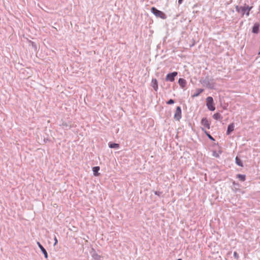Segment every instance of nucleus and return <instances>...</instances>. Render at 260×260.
<instances>
[{
    "mask_svg": "<svg viewBox=\"0 0 260 260\" xmlns=\"http://www.w3.org/2000/svg\"><path fill=\"white\" fill-rule=\"evenodd\" d=\"M37 244H38V246H39V247L40 248V246H41V247H43V246L41 244V243H40L39 242H37Z\"/></svg>",
    "mask_w": 260,
    "mask_h": 260,
    "instance_id": "26",
    "label": "nucleus"
},
{
    "mask_svg": "<svg viewBox=\"0 0 260 260\" xmlns=\"http://www.w3.org/2000/svg\"><path fill=\"white\" fill-rule=\"evenodd\" d=\"M235 160H236V162L237 165H238L239 166H240V167H243L242 161L239 158H238V157H236Z\"/></svg>",
    "mask_w": 260,
    "mask_h": 260,
    "instance_id": "19",
    "label": "nucleus"
},
{
    "mask_svg": "<svg viewBox=\"0 0 260 260\" xmlns=\"http://www.w3.org/2000/svg\"><path fill=\"white\" fill-rule=\"evenodd\" d=\"M237 177L241 181H244L246 179V176L245 175L243 174H238L237 175Z\"/></svg>",
    "mask_w": 260,
    "mask_h": 260,
    "instance_id": "18",
    "label": "nucleus"
},
{
    "mask_svg": "<svg viewBox=\"0 0 260 260\" xmlns=\"http://www.w3.org/2000/svg\"><path fill=\"white\" fill-rule=\"evenodd\" d=\"M182 117V113H181V108L180 106H178L176 108L174 118L176 120H180V119Z\"/></svg>",
    "mask_w": 260,
    "mask_h": 260,
    "instance_id": "4",
    "label": "nucleus"
},
{
    "mask_svg": "<svg viewBox=\"0 0 260 260\" xmlns=\"http://www.w3.org/2000/svg\"><path fill=\"white\" fill-rule=\"evenodd\" d=\"M62 125L64 126H66V127H70V126H68V125L67 124V123H62Z\"/></svg>",
    "mask_w": 260,
    "mask_h": 260,
    "instance_id": "25",
    "label": "nucleus"
},
{
    "mask_svg": "<svg viewBox=\"0 0 260 260\" xmlns=\"http://www.w3.org/2000/svg\"><path fill=\"white\" fill-rule=\"evenodd\" d=\"M151 12L157 17L160 18L162 19L167 18V15L162 11L158 10L155 7H152Z\"/></svg>",
    "mask_w": 260,
    "mask_h": 260,
    "instance_id": "2",
    "label": "nucleus"
},
{
    "mask_svg": "<svg viewBox=\"0 0 260 260\" xmlns=\"http://www.w3.org/2000/svg\"><path fill=\"white\" fill-rule=\"evenodd\" d=\"M213 155L215 157L218 156V155L217 154H216L215 152H214Z\"/></svg>",
    "mask_w": 260,
    "mask_h": 260,
    "instance_id": "28",
    "label": "nucleus"
},
{
    "mask_svg": "<svg viewBox=\"0 0 260 260\" xmlns=\"http://www.w3.org/2000/svg\"><path fill=\"white\" fill-rule=\"evenodd\" d=\"M206 105L208 109L212 111H213L215 109V107L214 106L213 99L211 96H208L206 99Z\"/></svg>",
    "mask_w": 260,
    "mask_h": 260,
    "instance_id": "3",
    "label": "nucleus"
},
{
    "mask_svg": "<svg viewBox=\"0 0 260 260\" xmlns=\"http://www.w3.org/2000/svg\"><path fill=\"white\" fill-rule=\"evenodd\" d=\"M40 249H41L42 252L44 255V257H45V258L47 259L48 258V253H47V252L46 250V249L44 248V247L43 246L42 247L40 246Z\"/></svg>",
    "mask_w": 260,
    "mask_h": 260,
    "instance_id": "17",
    "label": "nucleus"
},
{
    "mask_svg": "<svg viewBox=\"0 0 260 260\" xmlns=\"http://www.w3.org/2000/svg\"><path fill=\"white\" fill-rule=\"evenodd\" d=\"M174 100H173V99H170L167 102V104L168 105H171L174 104Z\"/></svg>",
    "mask_w": 260,
    "mask_h": 260,
    "instance_id": "20",
    "label": "nucleus"
},
{
    "mask_svg": "<svg viewBox=\"0 0 260 260\" xmlns=\"http://www.w3.org/2000/svg\"><path fill=\"white\" fill-rule=\"evenodd\" d=\"M203 91H204V89L198 88L196 89L194 93L192 95V98L197 97Z\"/></svg>",
    "mask_w": 260,
    "mask_h": 260,
    "instance_id": "12",
    "label": "nucleus"
},
{
    "mask_svg": "<svg viewBox=\"0 0 260 260\" xmlns=\"http://www.w3.org/2000/svg\"><path fill=\"white\" fill-rule=\"evenodd\" d=\"M233 255H234V257L235 258H236L237 259H238L239 258V255L237 252H236V251L234 252Z\"/></svg>",
    "mask_w": 260,
    "mask_h": 260,
    "instance_id": "21",
    "label": "nucleus"
},
{
    "mask_svg": "<svg viewBox=\"0 0 260 260\" xmlns=\"http://www.w3.org/2000/svg\"><path fill=\"white\" fill-rule=\"evenodd\" d=\"M201 82L202 83H206L207 85H208L209 84V81H206V80H204V81H201Z\"/></svg>",
    "mask_w": 260,
    "mask_h": 260,
    "instance_id": "23",
    "label": "nucleus"
},
{
    "mask_svg": "<svg viewBox=\"0 0 260 260\" xmlns=\"http://www.w3.org/2000/svg\"><path fill=\"white\" fill-rule=\"evenodd\" d=\"M177 260H182V259H181V258H179V259H178Z\"/></svg>",
    "mask_w": 260,
    "mask_h": 260,
    "instance_id": "29",
    "label": "nucleus"
},
{
    "mask_svg": "<svg viewBox=\"0 0 260 260\" xmlns=\"http://www.w3.org/2000/svg\"><path fill=\"white\" fill-rule=\"evenodd\" d=\"M154 193H155V194L160 197L161 196V194H162V192H160L159 191H155Z\"/></svg>",
    "mask_w": 260,
    "mask_h": 260,
    "instance_id": "22",
    "label": "nucleus"
},
{
    "mask_svg": "<svg viewBox=\"0 0 260 260\" xmlns=\"http://www.w3.org/2000/svg\"><path fill=\"white\" fill-rule=\"evenodd\" d=\"M202 131H203L205 133V134L207 135V136L208 137V138L210 140H212V141H214V140H214V139L213 138V137H212V136L210 135V134L209 133V132H207V131H206L204 129V128L202 127Z\"/></svg>",
    "mask_w": 260,
    "mask_h": 260,
    "instance_id": "16",
    "label": "nucleus"
},
{
    "mask_svg": "<svg viewBox=\"0 0 260 260\" xmlns=\"http://www.w3.org/2000/svg\"><path fill=\"white\" fill-rule=\"evenodd\" d=\"M151 86L156 91L158 89V83L156 79H152L151 81Z\"/></svg>",
    "mask_w": 260,
    "mask_h": 260,
    "instance_id": "9",
    "label": "nucleus"
},
{
    "mask_svg": "<svg viewBox=\"0 0 260 260\" xmlns=\"http://www.w3.org/2000/svg\"><path fill=\"white\" fill-rule=\"evenodd\" d=\"M108 145L109 147L111 148L118 149L119 148V144L117 143H109Z\"/></svg>",
    "mask_w": 260,
    "mask_h": 260,
    "instance_id": "15",
    "label": "nucleus"
},
{
    "mask_svg": "<svg viewBox=\"0 0 260 260\" xmlns=\"http://www.w3.org/2000/svg\"><path fill=\"white\" fill-rule=\"evenodd\" d=\"M99 170H100V167H98V166L94 167L92 168V171H93L94 176H98L99 175V173H98Z\"/></svg>",
    "mask_w": 260,
    "mask_h": 260,
    "instance_id": "14",
    "label": "nucleus"
},
{
    "mask_svg": "<svg viewBox=\"0 0 260 260\" xmlns=\"http://www.w3.org/2000/svg\"><path fill=\"white\" fill-rule=\"evenodd\" d=\"M178 83L182 88H184L186 86V81L183 78H180L178 80Z\"/></svg>",
    "mask_w": 260,
    "mask_h": 260,
    "instance_id": "11",
    "label": "nucleus"
},
{
    "mask_svg": "<svg viewBox=\"0 0 260 260\" xmlns=\"http://www.w3.org/2000/svg\"><path fill=\"white\" fill-rule=\"evenodd\" d=\"M234 124L233 123H231L229 124L228 126V129L226 131V135H229L231 134V132H232L234 130Z\"/></svg>",
    "mask_w": 260,
    "mask_h": 260,
    "instance_id": "10",
    "label": "nucleus"
},
{
    "mask_svg": "<svg viewBox=\"0 0 260 260\" xmlns=\"http://www.w3.org/2000/svg\"><path fill=\"white\" fill-rule=\"evenodd\" d=\"M201 124L202 125L206 127L208 129H210V122H209L207 118L204 117L202 118Z\"/></svg>",
    "mask_w": 260,
    "mask_h": 260,
    "instance_id": "6",
    "label": "nucleus"
},
{
    "mask_svg": "<svg viewBox=\"0 0 260 260\" xmlns=\"http://www.w3.org/2000/svg\"><path fill=\"white\" fill-rule=\"evenodd\" d=\"M213 118L215 119V120H221L223 118V117L221 116V115L219 113H214L213 115Z\"/></svg>",
    "mask_w": 260,
    "mask_h": 260,
    "instance_id": "13",
    "label": "nucleus"
},
{
    "mask_svg": "<svg viewBox=\"0 0 260 260\" xmlns=\"http://www.w3.org/2000/svg\"><path fill=\"white\" fill-rule=\"evenodd\" d=\"M178 73L177 72H172L167 75L166 77V80L167 81L173 82L175 80V77L177 75Z\"/></svg>",
    "mask_w": 260,
    "mask_h": 260,
    "instance_id": "5",
    "label": "nucleus"
},
{
    "mask_svg": "<svg viewBox=\"0 0 260 260\" xmlns=\"http://www.w3.org/2000/svg\"><path fill=\"white\" fill-rule=\"evenodd\" d=\"M259 24L257 23H256L254 24L252 32L254 34H257L259 32Z\"/></svg>",
    "mask_w": 260,
    "mask_h": 260,
    "instance_id": "8",
    "label": "nucleus"
},
{
    "mask_svg": "<svg viewBox=\"0 0 260 260\" xmlns=\"http://www.w3.org/2000/svg\"><path fill=\"white\" fill-rule=\"evenodd\" d=\"M54 241H55L54 245H55L57 243V242H58L57 238L55 236L54 237Z\"/></svg>",
    "mask_w": 260,
    "mask_h": 260,
    "instance_id": "24",
    "label": "nucleus"
},
{
    "mask_svg": "<svg viewBox=\"0 0 260 260\" xmlns=\"http://www.w3.org/2000/svg\"><path fill=\"white\" fill-rule=\"evenodd\" d=\"M252 8V7H249L248 6H245L244 7L236 6L235 7L236 11L238 13L241 14L243 16L245 14L247 16L249 15V12Z\"/></svg>",
    "mask_w": 260,
    "mask_h": 260,
    "instance_id": "1",
    "label": "nucleus"
},
{
    "mask_svg": "<svg viewBox=\"0 0 260 260\" xmlns=\"http://www.w3.org/2000/svg\"><path fill=\"white\" fill-rule=\"evenodd\" d=\"M91 254L93 260H101V256L96 252L93 248L92 249Z\"/></svg>",
    "mask_w": 260,
    "mask_h": 260,
    "instance_id": "7",
    "label": "nucleus"
},
{
    "mask_svg": "<svg viewBox=\"0 0 260 260\" xmlns=\"http://www.w3.org/2000/svg\"><path fill=\"white\" fill-rule=\"evenodd\" d=\"M183 1V0H178V3L179 5H181Z\"/></svg>",
    "mask_w": 260,
    "mask_h": 260,
    "instance_id": "27",
    "label": "nucleus"
}]
</instances>
